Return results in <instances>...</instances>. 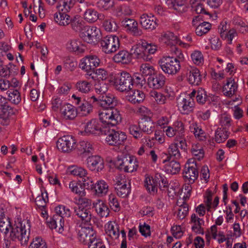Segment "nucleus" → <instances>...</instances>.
<instances>
[{
  "mask_svg": "<svg viewBox=\"0 0 248 248\" xmlns=\"http://www.w3.org/2000/svg\"><path fill=\"white\" fill-rule=\"evenodd\" d=\"M122 24L125 30L134 36H139L142 35V31L138 27L136 20L132 18H125L122 21Z\"/></svg>",
  "mask_w": 248,
  "mask_h": 248,
  "instance_id": "19",
  "label": "nucleus"
},
{
  "mask_svg": "<svg viewBox=\"0 0 248 248\" xmlns=\"http://www.w3.org/2000/svg\"><path fill=\"white\" fill-rule=\"evenodd\" d=\"M220 37L229 44H232L233 39L236 37L237 33L235 29L230 28L226 23L220 24L218 28Z\"/></svg>",
  "mask_w": 248,
  "mask_h": 248,
  "instance_id": "17",
  "label": "nucleus"
},
{
  "mask_svg": "<svg viewBox=\"0 0 248 248\" xmlns=\"http://www.w3.org/2000/svg\"><path fill=\"white\" fill-rule=\"evenodd\" d=\"M102 51L106 54L115 52L120 46V41L115 35H109L104 37L100 42Z\"/></svg>",
  "mask_w": 248,
  "mask_h": 248,
  "instance_id": "12",
  "label": "nucleus"
},
{
  "mask_svg": "<svg viewBox=\"0 0 248 248\" xmlns=\"http://www.w3.org/2000/svg\"><path fill=\"white\" fill-rule=\"evenodd\" d=\"M54 20L55 23L61 26H66L71 22L70 16L64 12L55 13L54 14Z\"/></svg>",
  "mask_w": 248,
  "mask_h": 248,
  "instance_id": "36",
  "label": "nucleus"
},
{
  "mask_svg": "<svg viewBox=\"0 0 248 248\" xmlns=\"http://www.w3.org/2000/svg\"><path fill=\"white\" fill-rule=\"evenodd\" d=\"M88 108H121V103L115 98L109 96H103L102 99H98L94 96H92L89 99Z\"/></svg>",
  "mask_w": 248,
  "mask_h": 248,
  "instance_id": "4",
  "label": "nucleus"
},
{
  "mask_svg": "<svg viewBox=\"0 0 248 248\" xmlns=\"http://www.w3.org/2000/svg\"><path fill=\"white\" fill-rule=\"evenodd\" d=\"M9 218H4L0 221V231L5 234H7L12 229Z\"/></svg>",
  "mask_w": 248,
  "mask_h": 248,
  "instance_id": "55",
  "label": "nucleus"
},
{
  "mask_svg": "<svg viewBox=\"0 0 248 248\" xmlns=\"http://www.w3.org/2000/svg\"><path fill=\"white\" fill-rule=\"evenodd\" d=\"M151 100L155 104L162 105L166 101V97L160 92L155 90L151 91L149 93Z\"/></svg>",
  "mask_w": 248,
  "mask_h": 248,
  "instance_id": "40",
  "label": "nucleus"
},
{
  "mask_svg": "<svg viewBox=\"0 0 248 248\" xmlns=\"http://www.w3.org/2000/svg\"><path fill=\"white\" fill-rule=\"evenodd\" d=\"M188 212V206L187 204L184 202L180 205L177 209V217L180 220H182L185 218Z\"/></svg>",
  "mask_w": 248,
  "mask_h": 248,
  "instance_id": "63",
  "label": "nucleus"
},
{
  "mask_svg": "<svg viewBox=\"0 0 248 248\" xmlns=\"http://www.w3.org/2000/svg\"><path fill=\"white\" fill-rule=\"evenodd\" d=\"M139 22L141 26L145 30L153 31L157 26L156 18L151 15H141Z\"/></svg>",
  "mask_w": 248,
  "mask_h": 248,
  "instance_id": "21",
  "label": "nucleus"
},
{
  "mask_svg": "<svg viewBox=\"0 0 248 248\" xmlns=\"http://www.w3.org/2000/svg\"><path fill=\"white\" fill-rule=\"evenodd\" d=\"M31 225L29 220L16 223L10 232V237L12 241L17 240L22 246L27 245L29 240Z\"/></svg>",
  "mask_w": 248,
  "mask_h": 248,
  "instance_id": "1",
  "label": "nucleus"
},
{
  "mask_svg": "<svg viewBox=\"0 0 248 248\" xmlns=\"http://www.w3.org/2000/svg\"><path fill=\"white\" fill-rule=\"evenodd\" d=\"M139 88H133L126 93L127 99L133 104L139 103L145 99V94Z\"/></svg>",
  "mask_w": 248,
  "mask_h": 248,
  "instance_id": "29",
  "label": "nucleus"
},
{
  "mask_svg": "<svg viewBox=\"0 0 248 248\" xmlns=\"http://www.w3.org/2000/svg\"><path fill=\"white\" fill-rule=\"evenodd\" d=\"M190 129L193 132L196 138H198L200 140L204 141L206 140V135L202 128L197 127L196 125L190 126Z\"/></svg>",
  "mask_w": 248,
  "mask_h": 248,
  "instance_id": "61",
  "label": "nucleus"
},
{
  "mask_svg": "<svg viewBox=\"0 0 248 248\" xmlns=\"http://www.w3.org/2000/svg\"><path fill=\"white\" fill-rule=\"evenodd\" d=\"M76 139L71 135H65L60 138L57 142L59 150L64 153H69L77 147Z\"/></svg>",
  "mask_w": 248,
  "mask_h": 248,
  "instance_id": "14",
  "label": "nucleus"
},
{
  "mask_svg": "<svg viewBox=\"0 0 248 248\" xmlns=\"http://www.w3.org/2000/svg\"><path fill=\"white\" fill-rule=\"evenodd\" d=\"M68 172L72 175L78 176L80 178L86 174L87 171L85 169L81 167L73 166L69 167L68 169Z\"/></svg>",
  "mask_w": 248,
  "mask_h": 248,
  "instance_id": "59",
  "label": "nucleus"
},
{
  "mask_svg": "<svg viewBox=\"0 0 248 248\" xmlns=\"http://www.w3.org/2000/svg\"><path fill=\"white\" fill-rule=\"evenodd\" d=\"M145 52L146 57V61H148L151 59V55L155 54L158 50V46L154 43L148 42L144 40Z\"/></svg>",
  "mask_w": 248,
  "mask_h": 248,
  "instance_id": "41",
  "label": "nucleus"
},
{
  "mask_svg": "<svg viewBox=\"0 0 248 248\" xmlns=\"http://www.w3.org/2000/svg\"><path fill=\"white\" fill-rule=\"evenodd\" d=\"M101 35L100 30L95 26H84L80 31L79 35L82 40L91 44H95Z\"/></svg>",
  "mask_w": 248,
  "mask_h": 248,
  "instance_id": "10",
  "label": "nucleus"
},
{
  "mask_svg": "<svg viewBox=\"0 0 248 248\" xmlns=\"http://www.w3.org/2000/svg\"><path fill=\"white\" fill-rule=\"evenodd\" d=\"M91 78L95 81H104L108 77V73L106 70L102 68H99L94 71L92 74H89Z\"/></svg>",
  "mask_w": 248,
  "mask_h": 248,
  "instance_id": "42",
  "label": "nucleus"
},
{
  "mask_svg": "<svg viewBox=\"0 0 248 248\" xmlns=\"http://www.w3.org/2000/svg\"><path fill=\"white\" fill-rule=\"evenodd\" d=\"M237 88V85L234 79L229 78L223 87V93L226 96L232 95Z\"/></svg>",
  "mask_w": 248,
  "mask_h": 248,
  "instance_id": "39",
  "label": "nucleus"
},
{
  "mask_svg": "<svg viewBox=\"0 0 248 248\" xmlns=\"http://www.w3.org/2000/svg\"><path fill=\"white\" fill-rule=\"evenodd\" d=\"M190 57L192 62L195 65H201L204 63L203 55L201 51L194 50L191 53Z\"/></svg>",
  "mask_w": 248,
  "mask_h": 248,
  "instance_id": "50",
  "label": "nucleus"
},
{
  "mask_svg": "<svg viewBox=\"0 0 248 248\" xmlns=\"http://www.w3.org/2000/svg\"><path fill=\"white\" fill-rule=\"evenodd\" d=\"M187 79L190 84L195 85H199L202 79L199 70L195 67H191L188 70Z\"/></svg>",
  "mask_w": 248,
  "mask_h": 248,
  "instance_id": "31",
  "label": "nucleus"
},
{
  "mask_svg": "<svg viewBox=\"0 0 248 248\" xmlns=\"http://www.w3.org/2000/svg\"><path fill=\"white\" fill-rule=\"evenodd\" d=\"M88 168L92 171L99 172L102 170L104 167L103 159L98 155H92L87 159Z\"/></svg>",
  "mask_w": 248,
  "mask_h": 248,
  "instance_id": "24",
  "label": "nucleus"
},
{
  "mask_svg": "<svg viewBox=\"0 0 248 248\" xmlns=\"http://www.w3.org/2000/svg\"><path fill=\"white\" fill-rule=\"evenodd\" d=\"M69 187L71 190L78 195L79 197H85L86 192L84 188L81 185H78L75 182H70L69 184Z\"/></svg>",
  "mask_w": 248,
  "mask_h": 248,
  "instance_id": "49",
  "label": "nucleus"
},
{
  "mask_svg": "<svg viewBox=\"0 0 248 248\" xmlns=\"http://www.w3.org/2000/svg\"><path fill=\"white\" fill-rule=\"evenodd\" d=\"M105 231L108 235L112 239L115 240L119 237V226L115 222H108L105 225Z\"/></svg>",
  "mask_w": 248,
  "mask_h": 248,
  "instance_id": "32",
  "label": "nucleus"
},
{
  "mask_svg": "<svg viewBox=\"0 0 248 248\" xmlns=\"http://www.w3.org/2000/svg\"><path fill=\"white\" fill-rule=\"evenodd\" d=\"M102 20V26L105 31L109 32L117 31L118 25L113 18L111 16L106 17L104 15V17Z\"/></svg>",
  "mask_w": 248,
  "mask_h": 248,
  "instance_id": "33",
  "label": "nucleus"
},
{
  "mask_svg": "<svg viewBox=\"0 0 248 248\" xmlns=\"http://www.w3.org/2000/svg\"><path fill=\"white\" fill-rule=\"evenodd\" d=\"M131 53L137 59L146 61L144 40L140 39L134 44L131 49Z\"/></svg>",
  "mask_w": 248,
  "mask_h": 248,
  "instance_id": "26",
  "label": "nucleus"
},
{
  "mask_svg": "<svg viewBox=\"0 0 248 248\" xmlns=\"http://www.w3.org/2000/svg\"><path fill=\"white\" fill-rule=\"evenodd\" d=\"M72 28L76 31H80L83 28V21L79 16H75L70 23Z\"/></svg>",
  "mask_w": 248,
  "mask_h": 248,
  "instance_id": "64",
  "label": "nucleus"
},
{
  "mask_svg": "<svg viewBox=\"0 0 248 248\" xmlns=\"http://www.w3.org/2000/svg\"><path fill=\"white\" fill-rule=\"evenodd\" d=\"M191 223L193 224L192 230L198 234H203L204 230L202 226L204 225V221L202 219L200 218L196 214H193L191 216Z\"/></svg>",
  "mask_w": 248,
  "mask_h": 248,
  "instance_id": "34",
  "label": "nucleus"
},
{
  "mask_svg": "<svg viewBox=\"0 0 248 248\" xmlns=\"http://www.w3.org/2000/svg\"><path fill=\"white\" fill-rule=\"evenodd\" d=\"M159 63L162 71L169 75H175L181 67L179 61L172 57H163L159 60Z\"/></svg>",
  "mask_w": 248,
  "mask_h": 248,
  "instance_id": "8",
  "label": "nucleus"
},
{
  "mask_svg": "<svg viewBox=\"0 0 248 248\" xmlns=\"http://www.w3.org/2000/svg\"><path fill=\"white\" fill-rule=\"evenodd\" d=\"M84 19L89 23H94L98 19L102 20L104 17V14L98 13L93 8L87 9L83 15Z\"/></svg>",
  "mask_w": 248,
  "mask_h": 248,
  "instance_id": "30",
  "label": "nucleus"
},
{
  "mask_svg": "<svg viewBox=\"0 0 248 248\" xmlns=\"http://www.w3.org/2000/svg\"><path fill=\"white\" fill-rule=\"evenodd\" d=\"M101 61L96 55H89L82 58L79 63V68L87 73L94 71L100 65Z\"/></svg>",
  "mask_w": 248,
  "mask_h": 248,
  "instance_id": "13",
  "label": "nucleus"
},
{
  "mask_svg": "<svg viewBox=\"0 0 248 248\" xmlns=\"http://www.w3.org/2000/svg\"><path fill=\"white\" fill-rule=\"evenodd\" d=\"M232 120L231 116L226 114H222L219 118V125L220 128H222L225 130L229 131V128L231 126Z\"/></svg>",
  "mask_w": 248,
  "mask_h": 248,
  "instance_id": "48",
  "label": "nucleus"
},
{
  "mask_svg": "<svg viewBox=\"0 0 248 248\" xmlns=\"http://www.w3.org/2000/svg\"><path fill=\"white\" fill-rule=\"evenodd\" d=\"M168 153L169 156L167 157L168 159L163 160V163L167 162L171 157H173L175 159H179L181 154L178 148V143L170 144L168 148Z\"/></svg>",
  "mask_w": 248,
  "mask_h": 248,
  "instance_id": "47",
  "label": "nucleus"
},
{
  "mask_svg": "<svg viewBox=\"0 0 248 248\" xmlns=\"http://www.w3.org/2000/svg\"><path fill=\"white\" fill-rule=\"evenodd\" d=\"M108 186L104 180H100L94 185L96 193L101 196L105 195L108 191Z\"/></svg>",
  "mask_w": 248,
  "mask_h": 248,
  "instance_id": "44",
  "label": "nucleus"
},
{
  "mask_svg": "<svg viewBox=\"0 0 248 248\" xmlns=\"http://www.w3.org/2000/svg\"><path fill=\"white\" fill-rule=\"evenodd\" d=\"M183 177L186 182L192 184L198 177V171L196 164H186L183 170Z\"/></svg>",
  "mask_w": 248,
  "mask_h": 248,
  "instance_id": "22",
  "label": "nucleus"
},
{
  "mask_svg": "<svg viewBox=\"0 0 248 248\" xmlns=\"http://www.w3.org/2000/svg\"><path fill=\"white\" fill-rule=\"evenodd\" d=\"M52 108H71L72 105L62 101L60 98H54L52 100Z\"/></svg>",
  "mask_w": 248,
  "mask_h": 248,
  "instance_id": "58",
  "label": "nucleus"
},
{
  "mask_svg": "<svg viewBox=\"0 0 248 248\" xmlns=\"http://www.w3.org/2000/svg\"><path fill=\"white\" fill-rule=\"evenodd\" d=\"M96 236V233L92 227H81L78 231V239L84 245H88Z\"/></svg>",
  "mask_w": 248,
  "mask_h": 248,
  "instance_id": "16",
  "label": "nucleus"
},
{
  "mask_svg": "<svg viewBox=\"0 0 248 248\" xmlns=\"http://www.w3.org/2000/svg\"><path fill=\"white\" fill-rule=\"evenodd\" d=\"M113 59L116 62L127 64L131 62V56L127 51L123 50L115 54Z\"/></svg>",
  "mask_w": 248,
  "mask_h": 248,
  "instance_id": "37",
  "label": "nucleus"
},
{
  "mask_svg": "<svg viewBox=\"0 0 248 248\" xmlns=\"http://www.w3.org/2000/svg\"><path fill=\"white\" fill-rule=\"evenodd\" d=\"M133 81L132 77L125 71L115 74L113 78L110 80L117 90L124 92L125 94L134 88Z\"/></svg>",
  "mask_w": 248,
  "mask_h": 248,
  "instance_id": "2",
  "label": "nucleus"
},
{
  "mask_svg": "<svg viewBox=\"0 0 248 248\" xmlns=\"http://www.w3.org/2000/svg\"><path fill=\"white\" fill-rule=\"evenodd\" d=\"M176 39V36L173 33L169 32L162 33L159 40L161 43L170 45L173 44V41H175Z\"/></svg>",
  "mask_w": 248,
  "mask_h": 248,
  "instance_id": "52",
  "label": "nucleus"
},
{
  "mask_svg": "<svg viewBox=\"0 0 248 248\" xmlns=\"http://www.w3.org/2000/svg\"><path fill=\"white\" fill-rule=\"evenodd\" d=\"M201 18L200 16L195 17L193 20V25L195 27V32L198 36H202L207 33L211 29V25L209 22H203L198 24Z\"/></svg>",
  "mask_w": 248,
  "mask_h": 248,
  "instance_id": "27",
  "label": "nucleus"
},
{
  "mask_svg": "<svg viewBox=\"0 0 248 248\" xmlns=\"http://www.w3.org/2000/svg\"><path fill=\"white\" fill-rule=\"evenodd\" d=\"M170 8L178 12L182 13L186 11V0H163Z\"/></svg>",
  "mask_w": 248,
  "mask_h": 248,
  "instance_id": "35",
  "label": "nucleus"
},
{
  "mask_svg": "<svg viewBox=\"0 0 248 248\" xmlns=\"http://www.w3.org/2000/svg\"><path fill=\"white\" fill-rule=\"evenodd\" d=\"M98 115L103 125L114 126L122 120L117 109H101Z\"/></svg>",
  "mask_w": 248,
  "mask_h": 248,
  "instance_id": "9",
  "label": "nucleus"
},
{
  "mask_svg": "<svg viewBox=\"0 0 248 248\" xmlns=\"http://www.w3.org/2000/svg\"><path fill=\"white\" fill-rule=\"evenodd\" d=\"M76 0H61L57 8L59 10L69 11L75 4Z\"/></svg>",
  "mask_w": 248,
  "mask_h": 248,
  "instance_id": "53",
  "label": "nucleus"
},
{
  "mask_svg": "<svg viewBox=\"0 0 248 248\" xmlns=\"http://www.w3.org/2000/svg\"><path fill=\"white\" fill-rule=\"evenodd\" d=\"M28 248H47L46 243L42 238L36 237L31 241Z\"/></svg>",
  "mask_w": 248,
  "mask_h": 248,
  "instance_id": "60",
  "label": "nucleus"
},
{
  "mask_svg": "<svg viewBox=\"0 0 248 248\" xmlns=\"http://www.w3.org/2000/svg\"><path fill=\"white\" fill-rule=\"evenodd\" d=\"M107 125L103 124L96 119H92L85 126V132L88 134L103 135V130H105Z\"/></svg>",
  "mask_w": 248,
  "mask_h": 248,
  "instance_id": "20",
  "label": "nucleus"
},
{
  "mask_svg": "<svg viewBox=\"0 0 248 248\" xmlns=\"http://www.w3.org/2000/svg\"><path fill=\"white\" fill-rule=\"evenodd\" d=\"M158 185L161 190H165L168 185L167 179L160 173H156L154 178L147 177L144 180V186L151 194H154L157 192Z\"/></svg>",
  "mask_w": 248,
  "mask_h": 248,
  "instance_id": "5",
  "label": "nucleus"
},
{
  "mask_svg": "<svg viewBox=\"0 0 248 248\" xmlns=\"http://www.w3.org/2000/svg\"><path fill=\"white\" fill-rule=\"evenodd\" d=\"M115 189L118 196L122 198L126 197L130 192V185L121 176L116 177L114 180Z\"/></svg>",
  "mask_w": 248,
  "mask_h": 248,
  "instance_id": "15",
  "label": "nucleus"
},
{
  "mask_svg": "<svg viewBox=\"0 0 248 248\" xmlns=\"http://www.w3.org/2000/svg\"><path fill=\"white\" fill-rule=\"evenodd\" d=\"M132 78L134 88H142L146 83L145 78L141 74L136 73L132 77Z\"/></svg>",
  "mask_w": 248,
  "mask_h": 248,
  "instance_id": "56",
  "label": "nucleus"
},
{
  "mask_svg": "<svg viewBox=\"0 0 248 248\" xmlns=\"http://www.w3.org/2000/svg\"><path fill=\"white\" fill-rule=\"evenodd\" d=\"M93 206L97 214L101 217H107L109 215V210L102 201L98 200L97 202L93 203Z\"/></svg>",
  "mask_w": 248,
  "mask_h": 248,
  "instance_id": "38",
  "label": "nucleus"
},
{
  "mask_svg": "<svg viewBox=\"0 0 248 248\" xmlns=\"http://www.w3.org/2000/svg\"><path fill=\"white\" fill-rule=\"evenodd\" d=\"M78 153L80 155L85 153H91L93 150V146L92 144L87 141H81L77 145V147Z\"/></svg>",
  "mask_w": 248,
  "mask_h": 248,
  "instance_id": "46",
  "label": "nucleus"
},
{
  "mask_svg": "<svg viewBox=\"0 0 248 248\" xmlns=\"http://www.w3.org/2000/svg\"><path fill=\"white\" fill-rule=\"evenodd\" d=\"M12 109H0V124L7 125L10 123V117L13 112Z\"/></svg>",
  "mask_w": 248,
  "mask_h": 248,
  "instance_id": "54",
  "label": "nucleus"
},
{
  "mask_svg": "<svg viewBox=\"0 0 248 248\" xmlns=\"http://www.w3.org/2000/svg\"><path fill=\"white\" fill-rule=\"evenodd\" d=\"M180 169V163L176 160H172L165 165L166 171L171 174H175L178 173Z\"/></svg>",
  "mask_w": 248,
  "mask_h": 248,
  "instance_id": "45",
  "label": "nucleus"
},
{
  "mask_svg": "<svg viewBox=\"0 0 248 248\" xmlns=\"http://www.w3.org/2000/svg\"><path fill=\"white\" fill-rule=\"evenodd\" d=\"M140 70V74L144 77H151L155 73L154 66L148 63L141 64Z\"/></svg>",
  "mask_w": 248,
  "mask_h": 248,
  "instance_id": "51",
  "label": "nucleus"
},
{
  "mask_svg": "<svg viewBox=\"0 0 248 248\" xmlns=\"http://www.w3.org/2000/svg\"><path fill=\"white\" fill-rule=\"evenodd\" d=\"M103 135H106V142L111 146H120L123 144L126 139V135L124 132L116 131L110 126H107L105 130H103Z\"/></svg>",
  "mask_w": 248,
  "mask_h": 248,
  "instance_id": "7",
  "label": "nucleus"
},
{
  "mask_svg": "<svg viewBox=\"0 0 248 248\" xmlns=\"http://www.w3.org/2000/svg\"><path fill=\"white\" fill-rule=\"evenodd\" d=\"M119 169L125 172H132L137 169L138 164L136 159L129 155H118L115 162Z\"/></svg>",
  "mask_w": 248,
  "mask_h": 248,
  "instance_id": "6",
  "label": "nucleus"
},
{
  "mask_svg": "<svg viewBox=\"0 0 248 248\" xmlns=\"http://www.w3.org/2000/svg\"><path fill=\"white\" fill-rule=\"evenodd\" d=\"M66 47L69 51L76 54L83 53L86 49L80 41L76 38L69 40L66 45Z\"/></svg>",
  "mask_w": 248,
  "mask_h": 248,
  "instance_id": "28",
  "label": "nucleus"
},
{
  "mask_svg": "<svg viewBox=\"0 0 248 248\" xmlns=\"http://www.w3.org/2000/svg\"><path fill=\"white\" fill-rule=\"evenodd\" d=\"M113 0H98L96 3L97 7L101 10L107 11L113 7Z\"/></svg>",
  "mask_w": 248,
  "mask_h": 248,
  "instance_id": "57",
  "label": "nucleus"
},
{
  "mask_svg": "<svg viewBox=\"0 0 248 248\" xmlns=\"http://www.w3.org/2000/svg\"><path fill=\"white\" fill-rule=\"evenodd\" d=\"M140 116L141 121L139 122V127L142 133L150 134L153 132L155 129L154 123L152 121L151 118L152 113L150 110L145 111L143 109H140L137 112Z\"/></svg>",
  "mask_w": 248,
  "mask_h": 248,
  "instance_id": "11",
  "label": "nucleus"
},
{
  "mask_svg": "<svg viewBox=\"0 0 248 248\" xmlns=\"http://www.w3.org/2000/svg\"><path fill=\"white\" fill-rule=\"evenodd\" d=\"M74 214L83 223L89 224L92 219V214L90 208L76 206L74 208Z\"/></svg>",
  "mask_w": 248,
  "mask_h": 248,
  "instance_id": "23",
  "label": "nucleus"
},
{
  "mask_svg": "<svg viewBox=\"0 0 248 248\" xmlns=\"http://www.w3.org/2000/svg\"><path fill=\"white\" fill-rule=\"evenodd\" d=\"M230 134L229 131L217 128L215 131V140L218 143H222L229 138Z\"/></svg>",
  "mask_w": 248,
  "mask_h": 248,
  "instance_id": "43",
  "label": "nucleus"
},
{
  "mask_svg": "<svg viewBox=\"0 0 248 248\" xmlns=\"http://www.w3.org/2000/svg\"><path fill=\"white\" fill-rule=\"evenodd\" d=\"M94 89L97 93L103 95L107 93L108 85L104 81H96L94 83Z\"/></svg>",
  "mask_w": 248,
  "mask_h": 248,
  "instance_id": "62",
  "label": "nucleus"
},
{
  "mask_svg": "<svg viewBox=\"0 0 248 248\" xmlns=\"http://www.w3.org/2000/svg\"><path fill=\"white\" fill-rule=\"evenodd\" d=\"M196 91H193L190 93L182 94L177 98V105L179 108H188L194 107L195 103L193 97Z\"/></svg>",
  "mask_w": 248,
  "mask_h": 248,
  "instance_id": "18",
  "label": "nucleus"
},
{
  "mask_svg": "<svg viewBox=\"0 0 248 248\" xmlns=\"http://www.w3.org/2000/svg\"><path fill=\"white\" fill-rule=\"evenodd\" d=\"M166 78L162 74H154L148 79V84L150 88L160 89L165 85Z\"/></svg>",
  "mask_w": 248,
  "mask_h": 248,
  "instance_id": "25",
  "label": "nucleus"
},
{
  "mask_svg": "<svg viewBox=\"0 0 248 248\" xmlns=\"http://www.w3.org/2000/svg\"><path fill=\"white\" fill-rule=\"evenodd\" d=\"M55 214L48 222V226L51 229H56L59 233L63 231V218L68 217L71 215L69 208L63 205H60L55 208Z\"/></svg>",
  "mask_w": 248,
  "mask_h": 248,
  "instance_id": "3",
  "label": "nucleus"
}]
</instances>
